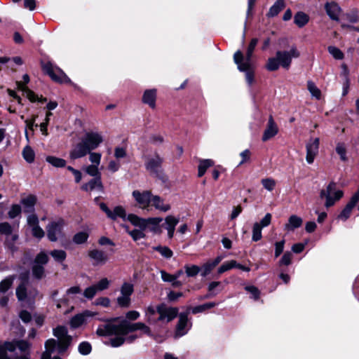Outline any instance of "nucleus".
<instances>
[{
    "instance_id": "nucleus-1",
    "label": "nucleus",
    "mask_w": 359,
    "mask_h": 359,
    "mask_svg": "<svg viewBox=\"0 0 359 359\" xmlns=\"http://www.w3.org/2000/svg\"><path fill=\"white\" fill-rule=\"evenodd\" d=\"M119 319V317L101 318L100 320L105 323V324L101 325L97 327L96 334L100 337L111 336L112 334L117 333L128 335L130 332L140 330L148 336L153 335L151 329L143 323L138 322L133 323L126 319H122L118 324H116L115 323Z\"/></svg>"
},
{
    "instance_id": "nucleus-2",
    "label": "nucleus",
    "mask_w": 359,
    "mask_h": 359,
    "mask_svg": "<svg viewBox=\"0 0 359 359\" xmlns=\"http://www.w3.org/2000/svg\"><path fill=\"white\" fill-rule=\"evenodd\" d=\"M53 334L58 341L54 339H48L45 342L46 351L42 353L41 359H61L60 357H51V354L57 350L59 353L66 351L72 343V338L68 334L67 329L65 326H57L53 329Z\"/></svg>"
},
{
    "instance_id": "nucleus-3",
    "label": "nucleus",
    "mask_w": 359,
    "mask_h": 359,
    "mask_svg": "<svg viewBox=\"0 0 359 359\" xmlns=\"http://www.w3.org/2000/svg\"><path fill=\"white\" fill-rule=\"evenodd\" d=\"M300 56V52L296 46L291 47L290 50H278L276 53V57H269L266 65V68L269 71H276L280 66L288 69L291 65L292 58H298Z\"/></svg>"
},
{
    "instance_id": "nucleus-4",
    "label": "nucleus",
    "mask_w": 359,
    "mask_h": 359,
    "mask_svg": "<svg viewBox=\"0 0 359 359\" xmlns=\"http://www.w3.org/2000/svg\"><path fill=\"white\" fill-rule=\"evenodd\" d=\"M110 218L115 220L117 217L123 219V222H128L132 224H158L163 221L161 217H152L144 219L135 214L126 215L125 208L121 205L116 206L111 211Z\"/></svg>"
},
{
    "instance_id": "nucleus-5",
    "label": "nucleus",
    "mask_w": 359,
    "mask_h": 359,
    "mask_svg": "<svg viewBox=\"0 0 359 359\" xmlns=\"http://www.w3.org/2000/svg\"><path fill=\"white\" fill-rule=\"evenodd\" d=\"M344 196L342 190L337 189V184L332 181L320 191V198L324 201V206L329 208L333 206Z\"/></svg>"
},
{
    "instance_id": "nucleus-6",
    "label": "nucleus",
    "mask_w": 359,
    "mask_h": 359,
    "mask_svg": "<svg viewBox=\"0 0 359 359\" xmlns=\"http://www.w3.org/2000/svg\"><path fill=\"white\" fill-rule=\"evenodd\" d=\"M258 43L257 39H252L248 47L246 57L244 60L243 53L237 50L233 55L234 62L237 65L240 71H245L252 67L251 60L255 48Z\"/></svg>"
},
{
    "instance_id": "nucleus-7",
    "label": "nucleus",
    "mask_w": 359,
    "mask_h": 359,
    "mask_svg": "<svg viewBox=\"0 0 359 359\" xmlns=\"http://www.w3.org/2000/svg\"><path fill=\"white\" fill-rule=\"evenodd\" d=\"M48 261V255L44 251L36 255L32 265V273L34 278L41 280L46 276L44 266Z\"/></svg>"
},
{
    "instance_id": "nucleus-8",
    "label": "nucleus",
    "mask_w": 359,
    "mask_h": 359,
    "mask_svg": "<svg viewBox=\"0 0 359 359\" xmlns=\"http://www.w3.org/2000/svg\"><path fill=\"white\" fill-rule=\"evenodd\" d=\"M42 69L53 81L59 83H71L69 78L60 69H54L50 62L42 63Z\"/></svg>"
},
{
    "instance_id": "nucleus-9",
    "label": "nucleus",
    "mask_w": 359,
    "mask_h": 359,
    "mask_svg": "<svg viewBox=\"0 0 359 359\" xmlns=\"http://www.w3.org/2000/svg\"><path fill=\"white\" fill-rule=\"evenodd\" d=\"M156 311L159 314L156 319L158 321L169 323L175 319L178 314V309L168 306L165 304H160L156 306Z\"/></svg>"
},
{
    "instance_id": "nucleus-10",
    "label": "nucleus",
    "mask_w": 359,
    "mask_h": 359,
    "mask_svg": "<svg viewBox=\"0 0 359 359\" xmlns=\"http://www.w3.org/2000/svg\"><path fill=\"white\" fill-rule=\"evenodd\" d=\"M121 295L116 299L120 307L128 308L130 306V296L134 292V285L132 283L125 282L122 284L120 290Z\"/></svg>"
},
{
    "instance_id": "nucleus-11",
    "label": "nucleus",
    "mask_w": 359,
    "mask_h": 359,
    "mask_svg": "<svg viewBox=\"0 0 359 359\" xmlns=\"http://www.w3.org/2000/svg\"><path fill=\"white\" fill-rule=\"evenodd\" d=\"M137 206L143 210L148 209L151 203L152 194L150 191L135 190L132 193Z\"/></svg>"
},
{
    "instance_id": "nucleus-12",
    "label": "nucleus",
    "mask_w": 359,
    "mask_h": 359,
    "mask_svg": "<svg viewBox=\"0 0 359 359\" xmlns=\"http://www.w3.org/2000/svg\"><path fill=\"white\" fill-rule=\"evenodd\" d=\"M82 140L87 145L88 149L92 151L99 147V145L103 142V137L101 134L95 132L86 133Z\"/></svg>"
},
{
    "instance_id": "nucleus-13",
    "label": "nucleus",
    "mask_w": 359,
    "mask_h": 359,
    "mask_svg": "<svg viewBox=\"0 0 359 359\" xmlns=\"http://www.w3.org/2000/svg\"><path fill=\"white\" fill-rule=\"evenodd\" d=\"M320 140L318 137L311 140L306 145V161L309 164L313 163L316 155L318 153Z\"/></svg>"
},
{
    "instance_id": "nucleus-14",
    "label": "nucleus",
    "mask_w": 359,
    "mask_h": 359,
    "mask_svg": "<svg viewBox=\"0 0 359 359\" xmlns=\"http://www.w3.org/2000/svg\"><path fill=\"white\" fill-rule=\"evenodd\" d=\"M90 150L88 149L85 142L81 141L78 143L70 151L69 157L72 160L82 158L88 154Z\"/></svg>"
},
{
    "instance_id": "nucleus-15",
    "label": "nucleus",
    "mask_w": 359,
    "mask_h": 359,
    "mask_svg": "<svg viewBox=\"0 0 359 359\" xmlns=\"http://www.w3.org/2000/svg\"><path fill=\"white\" fill-rule=\"evenodd\" d=\"M278 133V128L275 123L272 116H270L267 123L266 128L263 133L262 140V141L266 142L276 135Z\"/></svg>"
},
{
    "instance_id": "nucleus-16",
    "label": "nucleus",
    "mask_w": 359,
    "mask_h": 359,
    "mask_svg": "<svg viewBox=\"0 0 359 359\" xmlns=\"http://www.w3.org/2000/svg\"><path fill=\"white\" fill-rule=\"evenodd\" d=\"M111 335H116L115 337L110 339L109 344L113 347H118L123 345L125 341H128L129 343L133 342L137 338V334H132L127 337L126 335H123L121 334H112Z\"/></svg>"
},
{
    "instance_id": "nucleus-17",
    "label": "nucleus",
    "mask_w": 359,
    "mask_h": 359,
    "mask_svg": "<svg viewBox=\"0 0 359 359\" xmlns=\"http://www.w3.org/2000/svg\"><path fill=\"white\" fill-rule=\"evenodd\" d=\"M188 312L179 315V320L176 325L175 337H180L187 333L186 327L188 325Z\"/></svg>"
},
{
    "instance_id": "nucleus-18",
    "label": "nucleus",
    "mask_w": 359,
    "mask_h": 359,
    "mask_svg": "<svg viewBox=\"0 0 359 359\" xmlns=\"http://www.w3.org/2000/svg\"><path fill=\"white\" fill-rule=\"evenodd\" d=\"M163 158L158 154L149 158L145 163L146 169L151 173H156L158 169L161 166Z\"/></svg>"
},
{
    "instance_id": "nucleus-19",
    "label": "nucleus",
    "mask_w": 359,
    "mask_h": 359,
    "mask_svg": "<svg viewBox=\"0 0 359 359\" xmlns=\"http://www.w3.org/2000/svg\"><path fill=\"white\" fill-rule=\"evenodd\" d=\"M88 256L95 262L94 265L104 264L109 259L107 255L104 252L97 249L90 250Z\"/></svg>"
},
{
    "instance_id": "nucleus-20",
    "label": "nucleus",
    "mask_w": 359,
    "mask_h": 359,
    "mask_svg": "<svg viewBox=\"0 0 359 359\" xmlns=\"http://www.w3.org/2000/svg\"><path fill=\"white\" fill-rule=\"evenodd\" d=\"M81 188L83 191L87 192H90L95 189L102 191L103 185L101 181V177H97L91 179L88 182L83 184Z\"/></svg>"
},
{
    "instance_id": "nucleus-21",
    "label": "nucleus",
    "mask_w": 359,
    "mask_h": 359,
    "mask_svg": "<svg viewBox=\"0 0 359 359\" xmlns=\"http://www.w3.org/2000/svg\"><path fill=\"white\" fill-rule=\"evenodd\" d=\"M325 9L327 14L332 20H339L341 13V8L337 3L334 1L326 3L325 5Z\"/></svg>"
},
{
    "instance_id": "nucleus-22",
    "label": "nucleus",
    "mask_w": 359,
    "mask_h": 359,
    "mask_svg": "<svg viewBox=\"0 0 359 359\" xmlns=\"http://www.w3.org/2000/svg\"><path fill=\"white\" fill-rule=\"evenodd\" d=\"M142 100L143 103L148 104L151 109H155L156 100V90H146L143 93Z\"/></svg>"
},
{
    "instance_id": "nucleus-23",
    "label": "nucleus",
    "mask_w": 359,
    "mask_h": 359,
    "mask_svg": "<svg viewBox=\"0 0 359 359\" xmlns=\"http://www.w3.org/2000/svg\"><path fill=\"white\" fill-rule=\"evenodd\" d=\"M151 203L156 210L162 212H167L170 209V205L165 203L163 199L158 196L152 195Z\"/></svg>"
},
{
    "instance_id": "nucleus-24",
    "label": "nucleus",
    "mask_w": 359,
    "mask_h": 359,
    "mask_svg": "<svg viewBox=\"0 0 359 359\" xmlns=\"http://www.w3.org/2000/svg\"><path fill=\"white\" fill-rule=\"evenodd\" d=\"M148 226H139V229L130 230L129 226H126V231L130 235L135 241H137L142 238H144L145 234L144 231Z\"/></svg>"
},
{
    "instance_id": "nucleus-25",
    "label": "nucleus",
    "mask_w": 359,
    "mask_h": 359,
    "mask_svg": "<svg viewBox=\"0 0 359 359\" xmlns=\"http://www.w3.org/2000/svg\"><path fill=\"white\" fill-rule=\"evenodd\" d=\"M285 8L284 0H276L273 5L269 8L266 15L269 18L276 16Z\"/></svg>"
},
{
    "instance_id": "nucleus-26",
    "label": "nucleus",
    "mask_w": 359,
    "mask_h": 359,
    "mask_svg": "<svg viewBox=\"0 0 359 359\" xmlns=\"http://www.w3.org/2000/svg\"><path fill=\"white\" fill-rule=\"evenodd\" d=\"M47 231L48 239L55 241L62 236V226H49Z\"/></svg>"
},
{
    "instance_id": "nucleus-27",
    "label": "nucleus",
    "mask_w": 359,
    "mask_h": 359,
    "mask_svg": "<svg viewBox=\"0 0 359 359\" xmlns=\"http://www.w3.org/2000/svg\"><path fill=\"white\" fill-rule=\"evenodd\" d=\"M15 278V275H11L2 280L0 282V293L6 294L11 288Z\"/></svg>"
},
{
    "instance_id": "nucleus-28",
    "label": "nucleus",
    "mask_w": 359,
    "mask_h": 359,
    "mask_svg": "<svg viewBox=\"0 0 359 359\" xmlns=\"http://www.w3.org/2000/svg\"><path fill=\"white\" fill-rule=\"evenodd\" d=\"M214 165V161L211 159H202L199 161L198 166V177L203 176L208 168Z\"/></svg>"
},
{
    "instance_id": "nucleus-29",
    "label": "nucleus",
    "mask_w": 359,
    "mask_h": 359,
    "mask_svg": "<svg viewBox=\"0 0 359 359\" xmlns=\"http://www.w3.org/2000/svg\"><path fill=\"white\" fill-rule=\"evenodd\" d=\"M356 205L349 201V202L346 204L344 208L341 210V212L338 215V219L344 222H345L351 215L352 210Z\"/></svg>"
},
{
    "instance_id": "nucleus-30",
    "label": "nucleus",
    "mask_w": 359,
    "mask_h": 359,
    "mask_svg": "<svg viewBox=\"0 0 359 359\" xmlns=\"http://www.w3.org/2000/svg\"><path fill=\"white\" fill-rule=\"evenodd\" d=\"M36 203V197L34 195H29L21 200V203L27 212H31Z\"/></svg>"
},
{
    "instance_id": "nucleus-31",
    "label": "nucleus",
    "mask_w": 359,
    "mask_h": 359,
    "mask_svg": "<svg viewBox=\"0 0 359 359\" xmlns=\"http://www.w3.org/2000/svg\"><path fill=\"white\" fill-rule=\"evenodd\" d=\"M309 20V17L304 12H297L294 17V22L299 27H303Z\"/></svg>"
},
{
    "instance_id": "nucleus-32",
    "label": "nucleus",
    "mask_w": 359,
    "mask_h": 359,
    "mask_svg": "<svg viewBox=\"0 0 359 359\" xmlns=\"http://www.w3.org/2000/svg\"><path fill=\"white\" fill-rule=\"evenodd\" d=\"M26 280L20 283L16 288L15 294L19 301H24L27 297Z\"/></svg>"
},
{
    "instance_id": "nucleus-33",
    "label": "nucleus",
    "mask_w": 359,
    "mask_h": 359,
    "mask_svg": "<svg viewBox=\"0 0 359 359\" xmlns=\"http://www.w3.org/2000/svg\"><path fill=\"white\" fill-rule=\"evenodd\" d=\"M46 161L55 168H63L66 165V161L63 158L53 156H48L46 158Z\"/></svg>"
},
{
    "instance_id": "nucleus-34",
    "label": "nucleus",
    "mask_w": 359,
    "mask_h": 359,
    "mask_svg": "<svg viewBox=\"0 0 359 359\" xmlns=\"http://www.w3.org/2000/svg\"><path fill=\"white\" fill-rule=\"evenodd\" d=\"M307 89L313 97L316 100L321 98V91L312 81H307Z\"/></svg>"
},
{
    "instance_id": "nucleus-35",
    "label": "nucleus",
    "mask_w": 359,
    "mask_h": 359,
    "mask_svg": "<svg viewBox=\"0 0 359 359\" xmlns=\"http://www.w3.org/2000/svg\"><path fill=\"white\" fill-rule=\"evenodd\" d=\"M99 165H89L83 168L86 174L94 177H101V172L100 171Z\"/></svg>"
},
{
    "instance_id": "nucleus-36",
    "label": "nucleus",
    "mask_w": 359,
    "mask_h": 359,
    "mask_svg": "<svg viewBox=\"0 0 359 359\" xmlns=\"http://www.w3.org/2000/svg\"><path fill=\"white\" fill-rule=\"evenodd\" d=\"M152 249L158 252L163 257L166 259H170L173 255L172 251L167 246L158 245L153 247Z\"/></svg>"
},
{
    "instance_id": "nucleus-37",
    "label": "nucleus",
    "mask_w": 359,
    "mask_h": 359,
    "mask_svg": "<svg viewBox=\"0 0 359 359\" xmlns=\"http://www.w3.org/2000/svg\"><path fill=\"white\" fill-rule=\"evenodd\" d=\"M336 152L340 156V159L345 162L348 160L346 156V147L344 143L339 142L336 145Z\"/></svg>"
},
{
    "instance_id": "nucleus-38",
    "label": "nucleus",
    "mask_w": 359,
    "mask_h": 359,
    "mask_svg": "<svg viewBox=\"0 0 359 359\" xmlns=\"http://www.w3.org/2000/svg\"><path fill=\"white\" fill-rule=\"evenodd\" d=\"M22 156L25 160L28 163H32L34 161L35 154L34 150L29 147L26 146L22 151Z\"/></svg>"
},
{
    "instance_id": "nucleus-39",
    "label": "nucleus",
    "mask_w": 359,
    "mask_h": 359,
    "mask_svg": "<svg viewBox=\"0 0 359 359\" xmlns=\"http://www.w3.org/2000/svg\"><path fill=\"white\" fill-rule=\"evenodd\" d=\"M184 268L188 277H195L201 271V268L196 265H185Z\"/></svg>"
},
{
    "instance_id": "nucleus-40",
    "label": "nucleus",
    "mask_w": 359,
    "mask_h": 359,
    "mask_svg": "<svg viewBox=\"0 0 359 359\" xmlns=\"http://www.w3.org/2000/svg\"><path fill=\"white\" fill-rule=\"evenodd\" d=\"M327 50L336 60H342L344 57L343 52L336 46H330L327 48Z\"/></svg>"
},
{
    "instance_id": "nucleus-41",
    "label": "nucleus",
    "mask_w": 359,
    "mask_h": 359,
    "mask_svg": "<svg viewBox=\"0 0 359 359\" xmlns=\"http://www.w3.org/2000/svg\"><path fill=\"white\" fill-rule=\"evenodd\" d=\"M215 305H216V304L214 303V302L205 303L204 304L199 305V306H195V307L192 308L191 309V312L194 314L201 313V312H203L204 311H205L207 309H210L211 308H213L214 306H215Z\"/></svg>"
},
{
    "instance_id": "nucleus-42",
    "label": "nucleus",
    "mask_w": 359,
    "mask_h": 359,
    "mask_svg": "<svg viewBox=\"0 0 359 359\" xmlns=\"http://www.w3.org/2000/svg\"><path fill=\"white\" fill-rule=\"evenodd\" d=\"M85 321V316L82 313L74 316L70 320L72 327L76 328L81 326Z\"/></svg>"
},
{
    "instance_id": "nucleus-43",
    "label": "nucleus",
    "mask_w": 359,
    "mask_h": 359,
    "mask_svg": "<svg viewBox=\"0 0 359 359\" xmlns=\"http://www.w3.org/2000/svg\"><path fill=\"white\" fill-rule=\"evenodd\" d=\"M261 183L264 188L269 191H272L276 185V181L270 177L262 179Z\"/></svg>"
},
{
    "instance_id": "nucleus-44",
    "label": "nucleus",
    "mask_w": 359,
    "mask_h": 359,
    "mask_svg": "<svg viewBox=\"0 0 359 359\" xmlns=\"http://www.w3.org/2000/svg\"><path fill=\"white\" fill-rule=\"evenodd\" d=\"M88 238V233L86 231H81L74 236L73 241L76 244L84 243Z\"/></svg>"
},
{
    "instance_id": "nucleus-45",
    "label": "nucleus",
    "mask_w": 359,
    "mask_h": 359,
    "mask_svg": "<svg viewBox=\"0 0 359 359\" xmlns=\"http://www.w3.org/2000/svg\"><path fill=\"white\" fill-rule=\"evenodd\" d=\"M50 255L57 262H62L66 259L67 254L62 250H54L50 252Z\"/></svg>"
},
{
    "instance_id": "nucleus-46",
    "label": "nucleus",
    "mask_w": 359,
    "mask_h": 359,
    "mask_svg": "<svg viewBox=\"0 0 359 359\" xmlns=\"http://www.w3.org/2000/svg\"><path fill=\"white\" fill-rule=\"evenodd\" d=\"M89 154V161H90V165H100L102 155L98 152H91Z\"/></svg>"
},
{
    "instance_id": "nucleus-47",
    "label": "nucleus",
    "mask_w": 359,
    "mask_h": 359,
    "mask_svg": "<svg viewBox=\"0 0 359 359\" xmlns=\"http://www.w3.org/2000/svg\"><path fill=\"white\" fill-rule=\"evenodd\" d=\"M50 116H52V113L50 111L47 112L44 122L40 124V130L42 133V134L45 136H47L48 135L47 126L48 125Z\"/></svg>"
},
{
    "instance_id": "nucleus-48",
    "label": "nucleus",
    "mask_w": 359,
    "mask_h": 359,
    "mask_svg": "<svg viewBox=\"0 0 359 359\" xmlns=\"http://www.w3.org/2000/svg\"><path fill=\"white\" fill-rule=\"evenodd\" d=\"M21 211H22V209H21V207L20 205H18V204L13 205L11 207V208L8 212V215L10 218H15L20 215Z\"/></svg>"
},
{
    "instance_id": "nucleus-49",
    "label": "nucleus",
    "mask_w": 359,
    "mask_h": 359,
    "mask_svg": "<svg viewBox=\"0 0 359 359\" xmlns=\"http://www.w3.org/2000/svg\"><path fill=\"white\" fill-rule=\"evenodd\" d=\"M235 266H236L235 260H231L229 262H225L219 267L218 273L219 274L223 273L225 271H226L232 268H234Z\"/></svg>"
},
{
    "instance_id": "nucleus-50",
    "label": "nucleus",
    "mask_w": 359,
    "mask_h": 359,
    "mask_svg": "<svg viewBox=\"0 0 359 359\" xmlns=\"http://www.w3.org/2000/svg\"><path fill=\"white\" fill-rule=\"evenodd\" d=\"M91 345L87 341L81 343L79 346V351L82 355H88L91 351Z\"/></svg>"
},
{
    "instance_id": "nucleus-51",
    "label": "nucleus",
    "mask_w": 359,
    "mask_h": 359,
    "mask_svg": "<svg viewBox=\"0 0 359 359\" xmlns=\"http://www.w3.org/2000/svg\"><path fill=\"white\" fill-rule=\"evenodd\" d=\"M156 308L155 309L154 306H149V307H147V310H146V315L147 316L148 318H147V321L149 323H157V320L156 319H154L152 316L156 313Z\"/></svg>"
},
{
    "instance_id": "nucleus-52",
    "label": "nucleus",
    "mask_w": 359,
    "mask_h": 359,
    "mask_svg": "<svg viewBox=\"0 0 359 359\" xmlns=\"http://www.w3.org/2000/svg\"><path fill=\"white\" fill-rule=\"evenodd\" d=\"M215 268V266L212 265V264L210 262V261L208 262L205 264L203 265V266L201 268V275L203 277H205L208 276L211 271Z\"/></svg>"
},
{
    "instance_id": "nucleus-53",
    "label": "nucleus",
    "mask_w": 359,
    "mask_h": 359,
    "mask_svg": "<svg viewBox=\"0 0 359 359\" xmlns=\"http://www.w3.org/2000/svg\"><path fill=\"white\" fill-rule=\"evenodd\" d=\"M97 292V290L96 287H95V285H93L92 286L87 287L84 290L83 296L85 297H86L87 299H91L95 296Z\"/></svg>"
},
{
    "instance_id": "nucleus-54",
    "label": "nucleus",
    "mask_w": 359,
    "mask_h": 359,
    "mask_svg": "<svg viewBox=\"0 0 359 359\" xmlns=\"http://www.w3.org/2000/svg\"><path fill=\"white\" fill-rule=\"evenodd\" d=\"M97 291H102L109 287V281L107 278L101 279L97 284L94 285Z\"/></svg>"
},
{
    "instance_id": "nucleus-55",
    "label": "nucleus",
    "mask_w": 359,
    "mask_h": 359,
    "mask_svg": "<svg viewBox=\"0 0 359 359\" xmlns=\"http://www.w3.org/2000/svg\"><path fill=\"white\" fill-rule=\"evenodd\" d=\"M262 226H254L252 237L253 241H258L262 238Z\"/></svg>"
},
{
    "instance_id": "nucleus-56",
    "label": "nucleus",
    "mask_w": 359,
    "mask_h": 359,
    "mask_svg": "<svg viewBox=\"0 0 359 359\" xmlns=\"http://www.w3.org/2000/svg\"><path fill=\"white\" fill-rule=\"evenodd\" d=\"M253 69H254V65H252V68L245 71V79H246L247 83L250 86H252L255 81Z\"/></svg>"
},
{
    "instance_id": "nucleus-57",
    "label": "nucleus",
    "mask_w": 359,
    "mask_h": 359,
    "mask_svg": "<svg viewBox=\"0 0 359 359\" xmlns=\"http://www.w3.org/2000/svg\"><path fill=\"white\" fill-rule=\"evenodd\" d=\"M245 289L246 291H248V292H250L252 294L253 298L255 300H257L259 298L260 292L257 287L251 285V286H246L245 287Z\"/></svg>"
},
{
    "instance_id": "nucleus-58",
    "label": "nucleus",
    "mask_w": 359,
    "mask_h": 359,
    "mask_svg": "<svg viewBox=\"0 0 359 359\" xmlns=\"http://www.w3.org/2000/svg\"><path fill=\"white\" fill-rule=\"evenodd\" d=\"M16 346L21 351L25 352V351H27L29 348L30 344H29V343H28L26 341L20 340V341H16Z\"/></svg>"
},
{
    "instance_id": "nucleus-59",
    "label": "nucleus",
    "mask_w": 359,
    "mask_h": 359,
    "mask_svg": "<svg viewBox=\"0 0 359 359\" xmlns=\"http://www.w3.org/2000/svg\"><path fill=\"white\" fill-rule=\"evenodd\" d=\"M67 170L72 172V173L74 175L75 177V182L76 183H79L82 179V173L79 170H76L72 166H68Z\"/></svg>"
},
{
    "instance_id": "nucleus-60",
    "label": "nucleus",
    "mask_w": 359,
    "mask_h": 359,
    "mask_svg": "<svg viewBox=\"0 0 359 359\" xmlns=\"http://www.w3.org/2000/svg\"><path fill=\"white\" fill-rule=\"evenodd\" d=\"M127 155L126 150L123 147H116L114 150V156L116 158H123Z\"/></svg>"
},
{
    "instance_id": "nucleus-61",
    "label": "nucleus",
    "mask_w": 359,
    "mask_h": 359,
    "mask_svg": "<svg viewBox=\"0 0 359 359\" xmlns=\"http://www.w3.org/2000/svg\"><path fill=\"white\" fill-rule=\"evenodd\" d=\"M292 257V255L291 252H286L283 255V256L282 257V258L280 261V264H283V265H286V266L290 264Z\"/></svg>"
},
{
    "instance_id": "nucleus-62",
    "label": "nucleus",
    "mask_w": 359,
    "mask_h": 359,
    "mask_svg": "<svg viewBox=\"0 0 359 359\" xmlns=\"http://www.w3.org/2000/svg\"><path fill=\"white\" fill-rule=\"evenodd\" d=\"M33 236L38 238H41L44 236V231L40 228L39 226H33L32 229Z\"/></svg>"
},
{
    "instance_id": "nucleus-63",
    "label": "nucleus",
    "mask_w": 359,
    "mask_h": 359,
    "mask_svg": "<svg viewBox=\"0 0 359 359\" xmlns=\"http://www.w3.org/2000/svg\"><path fill=\"white\" fill-rule=\"evenodd\" d=\"M19 317L25 323H29L32 320L30 313L26 310L22 311L19 314Z\"/></svg>"
},
{
    "instance_id": "nucleus-64",
    "label": "nucleus",
    "mask_w": 359,
    "mask_h": 359,
    "mask_svg": "<svg viewBox=\"0 0 359 359\" xmlns=\"http://www.w3.org/2000/svg\"><path fill=\"white\" fill-rule=\"evenodd\" d=\"M95 305L108 307L110 304V300L108 297H99L95 302Z\"/></svg>"
}]
</instances>
